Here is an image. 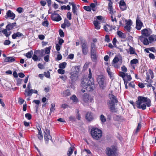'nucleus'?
Returning a JSON list of instances; mask_svg holds the SVG:
<instances>
[{
  "mask_svg": "<svg viewBox=\"0 0 156 156\" xmlns=\"http://www.w3.org/2000/svg\"><path fill=\"white\" fill-rule=\"evenodd\" d=\"M51 47H49L45 49V53L46 54H48L49 53L50 50L51 48Z\"/></svg>",
  "mask_w": 156,
  "mask_h": 156,
  "instance_id": "obj_50",
  "label": "nucleus"
},
{
  "mask_svg": "<svg viewBox=\"0 0 156 156\" xmlns=\"http://www.w3.org/2000/svg\"><path fill=\"white\" fill-rule=\"evenodd\" d=\"M16 11L19 13H21L23 11V9L21 7L18 8L16 9Z\"/></svg>",
  "mask_w": 156,
  "mask_h": 156,
  "instance_id": "obj_62",
  "label": "nucleus"
},
{
  "mask_svg": "<svg viewBox=\"0 0 156 156\" xmlns=\"http://www.w3.org/2000/svg\"><path fill=\"white\" fill-rule=\"evenodd\" d=\"M119 6L120 9L122 11L126 10V3L123 0H121L120 2Z\"/></svg>",
  "mask_w": 156,
  "mask_h": 156,
  "instance_id": "obj_18",
  "label": "nucleus"
},
{
  "mask_svg": "<svg viewBox=\"0 0 156 156\" xmlns=\"http://www.w3.org/2000/svg\"><path fill=\"white\" fill-rule=\"evenodd\" d=\"M106 154L108 156H117V149L116 147L113 145L110 147H107L106 150Z\"/></svg>",
  "mask_w": 156,
  "mask_h": 156,
  "instance_id": "obj_3",
  "label": "nucleus"
},
{
  "mask_svg": "<svg viewBox=\"0 0 156 156\" xmlns=\"http://www.w3.org/2000/svg\"><path fill=\"white\" fill-rule=\"evenodd\" d=\"M97 80L100 88L103 89L106 86L105 77L101 75L99 76L98 77Z\"/></svg>",
  "mask_w": 156,
  "mask_h": 156,
  "instance_id": "obj_5",
  "label": "nucleus"
},
{
  "mask_svg": "<svg viewBox=\"0 0 156 156\" xmlns=\"http://www.w3.org/2000/svg\"><path fill=\"white\" fill-rule=\"evenodd\" d=\"M126 73H124V72H120L119 73V75L122 77L123 79V80L124 79H126L125 78V75H126Z\"/></svg>",
  "mask_w": 156,
  "mask_h": 156,
  "instance_id": "obj_46",
  "label": "nucleus"
},
{
  "mask_svg": "<svg viewBox=\"0 0 156 156\" xmlns=\"http://www.w3.org/2000/svg\"><path fill=\"white\" fill-rule=\"evenodd\" d=\"M38 92L37 90H33L31 89L29 90V91H27V89H26L25 90V92L24 94L26 97L29 96L30 97L33 93L37 94Z\"/></svg>",
  "mask_w": 156,
  "mask_h": 156,
  "instance_id": "obj_9",
  "label": "nucleus"
},
{
  "mask_svg": "<svg viewBox=\"0 0 156 156\" xmlns=\"http://www.w3.org/2000/svg\"><path fill=\"white\" fill-rule=\"evenodd\" d=\"M90 133L93 138L96 140H99L102 136V131L97 128H92L91 130Z\"/></svg>",
  "mask_w": 156,
  "mask_h": 156,
  "instance_id": "obj_2",
  "label": "nucleus"
},
{
  "mask_svg": "<svg viewBox=\"0 0 156 156\" xmlns=\"http://www.w3.org/2000/svg\"><path fill=\"white\" fill-rule=\"evenodd\" d=\"M82 99L84 102L87 103L89 101L91 102L93 100V98L89 94L85 93L83 95Z\"/></svg>",
  "mask_w": 156,
  "mask_h": 156,
  "instance_id": "obj_8",
  "label": "nucleus"
},
{
  "mask_svg": "<svg viewBox=\"0 0 156 156\" xmlns=\"http://www.w3.org/2000/svg\"><path fill=\"white\" fill-rule=\"evenodd\" d=\"M64 23L67 27H69L71 25V23L69 21L66 19H65Z\"/></svg>",
  "mask_w": 156,
  "mask_h": 156,
  "instance_id": "obj_41",
  "label": "nucleus"
},
{
  "mask_svg": "<svg viewBox=\"0 0 156 156\" xmlns=\"http://www.w3.org/2000/svg\"><path fill=\"white\" fill-rule=\"evenodd\" d=\"M81 46L83 54L85 55H87L88 51L87 41L84 40H82L81 42Z\"/></svg>",
  "mask_w": 156,
  "mask_h": 156,
  "instance_id": "obj_4",
  "label": "nucleus"
},
{
  "mask_svg": "<svg viewBox=\"0 0 156 156\" xmlns=\"http://www.w3.org/2000/svg\"><path fill=\"white\" fill-rule=\"evenodd\" d=\"M136 28L138 30H140L141 29L142 26H143V23L140 20V18L139 16L137 17L136 20Z\"/></svg>",
  "mask_w": 156,
  "mask_h": 156,
  "instance_id": "obj_12",
  "label": "nucleus"
},
{
  "mask_svg": "<svg viewBox=\"0 0 156 156\" xmlns=\"http://www.w3.org/2000/svg\"><path fill=\"white\" fill-rule=\"evenodd\" d=\"M15 60L14 58L12 57H6L4 60V62H12Z\"/></svg>",
  "mask_w": 156,
  "mask_h": 156,
  "instance_id": "obj_27",
  "label": "nucleus"
},
{
  "mask_svg": "<svg viewBox=\"0 0 156 156\" xmlns=\"http://www.w3.org/2000/svg\"><path fill=\"white\" fill-rule=\"evenodd\" d=\"M132 24V22L131 20H129L126 23V25L125 27L124 28L126 30L129 32L131 28V26Z\"/></svg>",
  "mask_w": 156,
  "mask_h": 156,
  "instance_id": "obj_19",
  "label": "nucleus"
},
{
  "mask_svg": "<svg viewBox=\"0 0 156 156\" xmlns=\"http://www.w3.org/2000/svg\"><path fill=\"white\" fill-rule=\"evenodd\" d=\"M10 41L9 40H6L4 42V44L5 45H8L10 44Z\"/></svg>",
  "mask_w": 156,
  "mask_h": 156,
  "instance_id": "obj_64",
  "label": "nucleus"
},
{
  "mask_svg": "<svg viewBox=\"0 0 156 156\" xmlns=\"http://www.w3.org/2000/svg\"><path fill=\"white\" fill-rule=\"evenodd\" d=\"M119 61L121 63H122V60L121 57L120 56L118 57L117 56H115L113 59V62L115 63H116Z\"/></svg>",
  "mask_w": 156,
  "mask_h": 156,
  "instance_id": "obj_25",
  "label": "nucleus"
},
{
  "mask_svg": "<svg viewBox=\"0 0 156 156\" xmlns=\"http://www.w3.org/2000/svg\"><path fill=\"white\" fill-rule=\"evenodd\" d=\"M70 99L72 100L73 102L74 103H77L78 101V99L76 95H73L70 97Z\"/></svg>",
  "mask_w": 156,
  "mask_h": 156,
  "instance_id": "obj_33",
  "label": "nucleus"
},
{
  "mask_svg": "<svg viewBox=\"0 0 156 156\" xmlns=\"http://www.w3.org/2000/svg\"><path fill=\"white\" fill-rule=\"evenodd\" d=\"M125 78H126V80L128 81H130L132 79L130 75H128L127 73H126Z\"/></svg>",
  "mask_w": 156,
  "mask_h": 156,
  "instance_id": "obj_40",
  "label": "nucleus"
},
{
  "mask_svg": "<svg viewBox=\"0 0 156 156\" xmlns=\"http://www.w3.org/2000/svg\"><path fill=\"white\" fill-rule=\"evenodd\" d=\"M44 52V51L42 50L41 51H37L34 52V54L32 57V59L34 61H40V58H38L37 56V55L38 54H43Z\"/></svg>",
  "mask_w": 156,
  "mask_h": 156,
  "instance_id": "obj_11",
  "label": "nucleus"
},
{
  "mask_svg": "<svg viewBox=\"0 0 156 156\" xmlns=\"http://www.w3.org/2000/svg\"><path fill=\"white\" fill-rule=\"evenodd\" d=\"M44 74L45 77L48 78L50 77V73L49 71L47 72H44Z\"/></svg>",
  "mask_w": 156,
  "mask_h": 156,
  "instance_id": "obj_52",
  "label": "nucleus"
},
{
  "mask_svg": "<svg viewBox=\"0 0 156 156\" xmlns=\"http://www.w3.org/2000/svg\"><path fill=\"white\" fill-rule=\"evenodd\" d=\"M108 97L110 100L111 102L109 103V105L110 106L113 107L115 103L118 102V100L116 97L112 94H109Z\"/></svg>",
  "mask_w": 156,
  "mask_h": 156,
  "instance_id": "obj_7",
  "label": "nucleus"
},
{
  "mask_svg": "<svg viewBox=\"0 0 156 156\" xmlns=\"http://www.w3.org/2000/svg\"><path fill=\"white\" fill-rule=\"evenodd\" d=\"M121 69L124 72H126L127 71V69L124 66H123L121 67Z\"/></svg>",
  "mask_w": 156,
  "mask_h": 156,
  "instance_id": "obj_59",
  "label": "nucleus"
},
{
  "mask_svg": "<svg viewBox=\"0 0 156 156\" xmlns=\"http://www.w3.org/2000/svg\"><path fill=\"white\" fill-rule=\"evenodd\" d=\"M151 76V78L153 77V72L150 71L149 73H147L146 74V80L147 82L151 83L152 82V80L150 79V76Z\"/></svg>",
  "mask_w": 156,
  "mask_h": 156,
  "instance_id": "obj_15",
  "label": "nucleus"
},
{
  "mask_svg": "<svg viewBox=\"0 0 156 156\" xmlns=\"http://www.w3.org/2000/svg\"><path fill=\"white\" fill-rule=\"evenodd\" d=\"M97 48L95 44L93 43H91L90 46V53H96Z\"/></svg>",
  "mask_w": 156,
  "mask_h": 156,
  "instance_id": "obj_22",
  "label": "nucleus"
},
{
  "mask_svg": "<svg viewBox=\"0 0 156 156\" xmlns=\"http://www.w3.org/2000/svg\"><path fill=\"white\" fill-rule=\"evenodd\" d=\"M100 120L101 122L104 123L106 121V119L103 115H101L100 117Z\"/></svg>",
  "mask_w": 156,
  "mask_h": 156,
  "instance_id": "obj_44",
  "label": "nucleus"
},
{
  "mask_svg": "<svg viewBox=\"0 0 156 156\" xmlns=\"http://www.w3.org/2000/svg\"><path fill=\"white\" fill-rule=\"evenodd\" d=\"M33 54V51L31 50L26 53L25 55L27 58H30L32 57Z\"/></svg>",
  "mask_w": 156,
  "mask_h": 156,
  "instance_id": "obj_36",
  "label": "nucleus"
},
{
  "mask_svg": "<svg viewBox=\"0 0 156 156\" xmlns=\"http://www.w3.org/2000/svg\"><path fill=\"white\" fill-rule=\"evenodd\" d=\"M80 66H75L74 67L75 70L74 71H75V72L77 73L78 74L80 70Z\"/></svg>",
  "mask_w": 156,
  "mask_h": 156,
  "instance_id": "obj_43",
  "label": "nucleus"
},
{
  "mask_svg": "<svg viewBox=\"0 0 156 156\" xmlns=\"http://www.w3.org/2000/svg\"><path fill=\"white\" fill-rule=\"evenodd\" d=\"M144 97L142 96H138L137 98V100L135 102L136 106L137 107H144Z\"/></svg>",
  "mask_w": 156,
  "mask_h": 156,
  "instance_id": "obj_6",
  "label": "nucleus"
},
{
  "mask_svg": "<svg viewBox=\"0 0 156 156\" xmlns=\"http://www.w3.org/2000/svg\"><path fill=\"white\" fill-rule=\"evenodd\" d=\"M141 125L140 123L138 124V126L135 131H134V133L135 134H136L139 132L141 128Z\"/></svg>",
  "mask_w": 156,
  "mask_h": 156,
  "instance_id": "obj_34",
  "label": "nucleus"
},
{
  "mask_svg": "<svg viewBox=\"0 0 156 156\" xmlns=\"http://www.w3.org/2000/svg\"><path fill=\"white\" fill-rule=\"evenodd\" d=\"M105 41L107 42H110V39L109 38V36L108 35H105Z\"/></svg>",
  "mask_w": 156,
  "mask_h": 156,
  "instance_id": "obj_56",
  "label": "nucleus"
},
{
  "mask_svg": "<svg viewBox=\"0 0 156 156\" xmlns=\"http://www.w3.org/2000/svg\"><path fill=\"white\" fill-rule=\"evenodd\" d=\"M59 34L60 35V36L61 37H63L64 36V34L63 32V31L61 30V29H60L59 30Z\"/></svg>",
  "mask_w": 156,
  "mask_h": 156,
  "instance_id": "obj_57",
  "label": "nucleus"
},
{
  "mask_svg": "<svg viewBox=\"0 0 156 156\" xmlns=\"http://www.w3.org/2000/svg\"><path fill=\"white\" fill-rule=\"evenodd\" d=\"M70 78L73 81H75L77 80L78 77V74L77 73L73 71L70 73Z\"/></svg>",
  "mask_w": 156,
  "mask_h": 156,
  "instance_id": "obj_17",
  "label": "nucleus"
},
{
  "mask_svg": "<svg viewBox=\"0 0 156 156\" xmlns=\"http://www.w3.org/2000/svg\"><path fill=\"white\" fill-rule=\"evenodd\" d=\"M23 37V34L19 32H17L16 33H14L12 35V37L13 39H16L17 37Z\"/></svg>",
  "mask_w": 156,
  "mask_h": 156,
  "instance_id": "obj_23",
  "label": "nucleus"
},
{
  "mask_svg": "<svg viewBox=\"0 0 156 156\" xmlns=\"http://www.w3.org/2000/svg\"><path fill=\"white\" fill-rule=\"evenodd\" d=\"M67 65V63L66 62L61 63L59 64V67L60 69H64Z\"/></svg>",
  "mask_w": 156,
  "mask_h": 156,
  "instance_id": "obj_37",
  "label": "nucleus"
},
{
  "mask_svg": "<svg viewBox=\"0 0 156 156\" xmlns=\"http://www.w3.org/2000/svg\"><path fill=\"white\" fill-rule=\"evenodd\" d=\"M144 104L145 105H144V107H146L147 106L148 107H150L151 106V100L147 97H144Z\"/></svg>",
  "mask_w": 156,
  "mask_h": 156,
  "instance_id": "obj_14",
  "label": "nucleus"
},
{
  "mask_svg": "<svg viewBox=\"0 0 156 156\" xmlns=\"http://www.w3.org/2000/svg\"><path fill=\"white\" fill-rule=\"evenodd\" d=\"M37 137L40 140H41L43 139V136L42 131H40L38 132Z\"/></svg>",
  "mask_w": 156,
  "mask_h": 156,
  "instance_id": "obj_42",
  "label": "nucleus"
},
{
  "mask_svg": "<svg viewBox=\"0 0 156 156\" xmlns=\"http://www.w3.org/2000/svg\"><path fill=\"white\" fill-rule=\"evenodd\" d=\"M59 69L58 70V73L60 74H63L65 73V70L62 69Z\"/></svg>",
  "mask_w": 156,
  "mask_h": 156,
  "instance_id": "obj_49",
  "label": "nucleus"
},
{
  "mask_svg": "<svg viewBox=\"0 0 156 156\" xmlns=\"http://www.w3.org/2000/svg\"><path fill=\"white\" fill-rule=\"evenodd\" d=\"M38 66L41 69H44V66L41 63H39L38 65Z\"/></svg>",
  "mask_w": 156,
  "mask_h": 156,
  "instance_id": "obj_55",
  "label": "nucleus"
},
{
  "mask_svg": "<svg viewBox=\"0 0 156 156\" xmlns=\"http://www.w3.org/2000/svg\"><path fill=\"white\" fill-rule=\"evenodd\" d=\"M51 18L53 20L56 21H60L62 20L61 17L58 14L56 13L55 12H54L51 15Z\"/></svg>",
  "mask_w": 156,
  "mask_h": 156,
  "instance_id": "obj_10",
  "label": "nucleus"
},
{
  "mask_svg": "<svg viewBox=\"0 0 156 156\" xmlns=\"http://www.w3.org/2000/svg\"><path fill=\"white\" fill-rule=\"evenodd\" d=\"M83 9L88 11H90L91 10L90 7L89 6H84L83 7Z\"/></svg>",
  "mask_w": 156,
  "mask_h": 156,
  "instance_id": "obj_53",
  "label": "nucleus"
},
{
  "mask_svg": "<svg viewBox=\"0 0 156 156\" xmlns=\"http://www.w3.org/2000/svg\"><path fill=\"white\" fill-rule=\"evenodd\" d=\"M129 51L130 54H133L136 53L135 52L134 49L132 47H130L129 49Z\"/></svg>",
  "mask_w": 156,
  "mask_h": 156,
  "instance_id": "obj_45",
  "label": "nucleus"
},
{
  "mask_svg": "<svg viewBox=\"0 0 156 156\" xmlns=\"http://www.w3.org/2000/svg\"><path fill=\"white\" fill-rule=\"evenodd\" d=\"M142 34L144 36L147 37L152 33V31L149 29H145L141 31Z\"/></svg>",
  "mask_w": 156,
  "mask_h": 156,
  "instance_id": "obj_13",
  "label": "nucleus"
},
{
  "mask_svg": "<svg viewBox=\"0 0 156 156\" xmlns=\"http://www.w3.org/2000/svg\"><path fill=\"white\" fill-rule=\"evenodd\" d=\"M85 118L89 122L91 121L94 119L92 114L91 112H89L86 113Z\"/></svg>",
  "mask_w": 156,
  "mask_h": 156,
  "instance_id": "obj_16",
  "label": "nucleus"
},
{
  "mask_svg": "<svg viewBox=\"0 0 156 156\" xmlns=\"http://www.w3.org/2000/svg\"><path fill=\"white\" fill-rule=\"evenodd\" d=\"M43 26L45 27H48V22L47 20H45L42 23Z\"/></svg>",
  "mask_w": 156,
  "mask_h": 156,
  "instance_id": "obj_54",
  "label": "nucleus"
},
{
  "mask_svg": "<svg viewBox=\"0 0 156 156\" xmlns=\"http://www.w3.org/2000/svg\"><path fill=\"white\" fill-rule=\"evenodd\" d=\"M6 16L8 17H10L11 19H14L15 17V15L11 10L8 11L6 13Z\"/></svg>",
  "mask_w": 156,
  "mask_h": 156,
  "instance_id": "obj_20",
  "label": "nucleus"
},
{
  "mask_svg": "<svg viewBox=\"0 0 156 156\" xmlns=\"http://www.w3.org/2000/svg\"><path fill=\"white\" fill-rule=\"evenodd\" d=\"M138 62V60L136 59H134L131 61L130 63L131 64H136Z\"/></svg>",
  "mask_w": 156,
  "mask_h": 156,
  "instance_id": "obj_51",
  "label": "nucleus"
},
{
  "mask_svg": "<svg viewBox=\"0 0 156 156\" xmlns=\"http://www.w3.org/2000/svg\"><path fill=\"white\" fill-rule=\"evenodd\" d=\"M69 4L71 5L72 6L73 12L74 13H76V5L73 2H69Z\"/></svg>",
  "mask_w": 156,
  "mask_h": 156,
  "instance_id": "obj_30",
  "label": "nucleus"
},
{
  "mask_svg": "<svg viewBox=\"0 0 156 156\" xmlns=\"http://www.w3.org/2000/svg\"><path fill=\"white\" fill-rule=\"evenodd\" d=\"M67 17L69 20H70L71 19V14L70 12H67Z\"/></svg>",
  "mask_w": 156,
  "mask_h": 156,
  "instance_id": "obj_58",
  "label": "nucleus"
},
{
  "mask_svg": "<svg viewBox=\"0 0 156 156\" xmlns=\"http://www.w3.org/2000/svg\"><path fill=\"white\" fill-rule=\"evenodd\" d=\"M139 39L142 41H143V44H144L147 45L149 44L148 40L146 38H144L143 36L139 37Z\"/></svg>",
  "mask_w": 156,
  "mask_h": 156,
  "instance_id": "obj_24",
  "label": "nucleus"
},
{
  "mask_svg": "<svg viewBox=\"0 0 156 156\" xmlns=\"http://www.w3.org/2000/svg\"><path fill=\"white\" fill-rule=\"evenodd\" d=\"M25 117L28 120H30L31 119V115L30 113H27L25 115Z\"/></svg>",
  "mask_w": 156,
  "mask_h": 156,
  "instance_id": "obj_47",
  "label": "nucleus"
},
{
  "mask_svg": "<svg viewBox=\"0 0 156 156\" xmlns=\"http://www.w3.org/2000/svg\"><path fill=\"white\" fill-rule=\"evenodd\" d=\"M94 82L93 78H84L81 80V86L89 91L93 90Z\"/></svg>",
  "mask_w": 156,
  "mask_h": 156,
  "instance_id": "obj_1",
  "label": "nucleus"
},
{
  "mask_svg": "<svg viewBox=\"0 0 156 156\" xmlns=\"http://www.w3.org/2000/svg\"><path fill=\"white\" fill-rule=\"evenodd\" d=\"M44 138L45 140V141L46 143H48L49 140H51V136H46V135H44Z\"/></svg>",
  "mask_w": 156,
  "mask_h": 156,
  "instance_id": "obj_38",
  "label": "nucleus"
},
{
  "mask_svg": "<svg viewBox=\"0 0 156 156\" xmlns=\"http://www.w3.org/2000/svg\"><path fill=\"white\" fill-rule=\"evenodd\" d=\"M7 30V29H4L2 31V32L5 35L6 37H8L10 35V34H8Z\"/></svg>",
  "mask_w": 156,
  "mask_h": 156,
  "instance_id": "obj_48",
  "label": "nucleus"
},
{
  "mask_svg": "<svg viewBox=\"0 0 156 156\" xmlns=\"http://www.w3.org/2000/svg\"><path fill=\"white\" fill-rule=\"evenodd\" d=\"M73 147H70L67 153V155L68 156H70L72 154L73 151Z\"/></svg>",
  "mask_w": 156,
  "mask_h": 156,
  "instance_id": "obj_39",
  "label": "nucleus"
},
{
  "mask_svg": "<svg viewBox=\"0 0 156 156\" xmlns=\"http://www.w3.org/2000/svg\"><path fill=\"white\" fill-rule=\"evenodd\" d=\"M91 57L92 60L94 62L97 59V52L96 53H90Z\"/></svg>",
  "mask_w": 156,
  "mask_h": 156,
  "instance_id": "obj_28",
  "label": "nucleus"
},
{
  "mask_svg": "<svg viewBox=\"0 0 156 156\" xmlns=\"http://www.w3.org/2000/svg\"><path fill=\"white\" fill-rule=\"evenodd\" d=\"M60 77L63 81H65L67 79V77L66 76H61Z\"/></svg>",
  "mask_w": 156,
  "mask_h": 156,
  "instance_id": "obj_63",
  "label": "nucleus"
},
{
  "mask_svg": "<svg viewBox=\"0 0 156 156\" xmlns=\"http://www.w3.org/2000/svg\"><path fill=\"white\" fill-rule=\"evenodd\" d=\"M71 94L69 90H67L63 92V95L64 97L68 96Z\"/></svg>",
  "mask_w": 156,
  "mask_h": 156,
  "instance_id": "obj_35",
  "label": "nucleus"
},
{
  "mask_svg": "<svg viewBox=\"0 0 156 156\" xmlns=\"http://www.w3.org/2000/svg\"><path fill=\"white\" fill-rule=\"evenodd\" d=\"M149 41L151 43L153 41H156V36L154 35H152L151 36L149 37Z\"/></svg>",
  "mask_w": 156,
  "mask_h": 156,
  "instance_id": "obj_31",
  "label": "nucleus"
},
{
  "mask_svg": "<svg viewBox=\"0 0 156 156\" xmlns=\"http://www.w3.org/2000/svg\"><path fill=\"white\" fill-rule=\"evenodd\" d=\"M62 57L60 54H59L57 55L56 59L57 60H60L62 59Z\"/></svg>",
  "mask_w": 156,
  "mask_h": 156,
  "instance_id": "obj_60",
  "label": "nucleus"
},
{
  "mask_svg": "<svg viewBox=\"0 0 156 156\" xmlns=\"http://www.w3.org/2000/svg\"><path fill=\"white\" fill-rule=\"evenodd\" d=\"M104 27L105 30L107 32L111 31L112 30V26H110L108 24L104 26Z\"/></svg>",
  "mask_w": 156,
  "mask_h": 156,
  "instance_id": "obj_26",
  "label": "nucleus"
},
{
  "mask_svg": "<svg viewBox=\"0 0 156 156\" xmlns=\"http://www.w3.org/2000/svg\"><path fill=\"white\" fill-rule=\"evenodd\" d=\"M94 24L95 26V28L97 29H99L100 28V26L98 21L97 20L94 21Z\"/></svg>",
  "mask_w": 156,
  "mask_h": 156,
  "instance_id": "obj_32",
  "label": "nucleus"
},
{
  "mask_svg": "<svg viewBox=\"0 0 156 156\" xmlns=\"http://www.w3.org/2000/svg\"><path fill=\"white\" fill-rule=\"evenodd\" d=\"M117 34V35L121 38L123 39H125L126 38V36L125 34L120 31H118Z\"/></svg>",
  "mask_w": 156,
  "mask_h": 156,
  "instance_id": "obj_29",
  "label": "nucleus"
},
{
  "mask_svg": "<svg viewBox=\"0 0 156 156\" xmlns=\"http://www.w3.org/2000/svg\"><path fill=\"white\" fill-rule=\"evenodd\" d=\"M16 26V23L15 22L12 23H9L6 26V28L8 30L12 29L13 28Z\"/></svg>",
  "mask_w": 156,
  "mask_h": 156,
  "instance_id": "obj_21",
  "label": "nucleus"
},
{
  "mask_svg": "<svg viewBox=\"0 0 156 156\" xmlns=\"http://www.w3.org/2000/svg\"><path fill=\"white\" fill-rule=\"evenodd\" d=\"M44 134H50V131L49 129H47L46 128H45V130L44 131Z\"/></svg>",
  "mask_w": 156,
  "mask_h": 156,
  "instance_id": "obj_61",
  "label": "nucleus"
}]
</instances>
